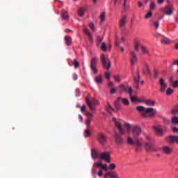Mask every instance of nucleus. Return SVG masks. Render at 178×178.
Listing matches in <instances>:
<instances>
[{"instance_id":"f257e3e1","label":"nucleus","mask_w":178,"mask_h":178,"mask_svg":"<svg viewBox=\"0 0 178 178\" xmlns=\"http://www.w3.org/2000/svg\"><path fill=\"white\" fill-rule=\"evenodd\" d=\"M131 131L134 139L131 136H128L127 144H128V145H134L136 152H140V151L143 149V144L140 141V139L137 138L140 137L141 135V128L138 125H135L132 127Z\"/></svg>"},{"instance_id":"f03ea898","label":"nucleus","mask_w":178,"mask_h":178,"mask_svg":"<svg viewBox=\"0 0 178 178\" xmlns=\"http://www.w3.org/2000/svg\"><path fill=\"white\" fill-rule=\"evenodd\" d=\"M136 111L141 113L143 118H154L156 115V109L154 108H145L143 106H136Z\"/></svg>"},{"instance_id":"7ed1b4c3","label":"nucleus","mask_w":178,"mask_h":178,"mask_svg":"<svg viewBox=\"0 0 178 178\" xmlns=\"http://www.w3.org/2000/svg\"><path fill=\"white\" fill-rule=\"evenodd\" d=\"M100 60L102 62V65L104 69H111L112 66V63H111V60L105 56L104 54H102L100 56Z\"/></svg>"},{"instance_id":"20e7f679","label":"nucleus","mask_w":178,"mask_h":178,"mask_svg":"<svg viewBox=\"0 0 178 178\" xmlns=\"http://www.w3.org/2000/svg\"><path fill=\"white\" fill-rule=\"evenodd\" d=\"M119 90H120V94H123V92H127L129 97H131V94L133 92V89L131 88V87L129 86L128 85L127 86L123 84L120 85Z\"/></svg>"},{"instance_id":"39448f33","label":"nucleus","mask_w":178,"mask_h":178,"mask_svg":"<svg viewBox=\"0 0 178 178\" xmlns=\"http://www.w3.org/2000/svg\"><path fill=\"white\" fill-rule=\"evenodd\" d=\"M86 103L88 105L90 111L92 112L95 111V108H94V105H98L99 104V102L97 100V99H92V101L90 102L88 97H86Z\"/></svg>"},{"instance_id":"423d86ee","label":"nucleus","mask_w":178,"mask_h":178,"mask_svg":"<svg viewBox=\"0 0 178 178\" xmlns=\"http://www.w3.org/2000/svg\"><path fill=\"white\" fill-rule=\"evenodd\" d=\"M97 63H98V58H92L90 60V69L95 74H97V73H98V70H97Z\"/></svg>"},{"instance_id":"0eeeda50","label":"nucleus","mask_w":178,"mask_h":178,"mask_svg":"<svg viewBox=\"0 0 178 178\" xmlns=\"http://www.w3.org/2000/svg\"><path fill=\"white\" fill-rule=\"evenodd\" d=\"M145 149L147 152H155L158 151V148L155 147L154 145L149 142L145 143Z\"/></svg>"},{"instance_id":"6e6552de","label":"nucleus","mask_w":178,"mask_h":178,"mask_svg":"<svg viewBox=\"0 0 178 178\" xmlns=\"http://www.w3.org/2000/svg\"><path fill=\"white\" fill-rule=\"evenodd\" d=\"M129 54L131 66H133L134 65H136L137 62H138V58H137V54H136V52H134V51H130Z\"/></svg>"},{"instance_id":"1a4fd4ad","label":"nucleus","mask_w":178,"mask_h":178,"mask_svg":"<svg viewBox=\"0 0 178 178\" xmlns=\"http://www.w3.org/2000/svg\"><path fill=\"white\" fill-rule=\"evenodd\" d=\"M133 76L135 88H140V71L137 70L136 74H134Z\"/></svg>"},{"instance_id":"9d476101","label":"nucleus","mask_w":178,"mask_h":178,"mask_svg":"<svg viewBox=\"0 0 178 178\" xmlns=\"http://www.w3.org/2000/svg\"><path fill=\"white\" fill-rule=\"evenodd\" d=\"M97 140L102 145H105L107 141L106 135H105V134L103 133H99L97 136Z\"/></svg>"},{"instance_id":"9b49d317","label":"nucleus","mask_w":178,"mask_h":178,"mask_svg":"<svg viewBox=\"0 0 178 178\" xmlns=\"http://www.w3.org/2000/svg\"><path fill=\"white\" fill-rule=\"evenodd\" d=\"M113 120L115 123V127H117L118 130L120 131V134H124L126 131L122 127V124L116 120V118H113Z\"/></svg>"},{"instance_id":"f8f14e48","label":"nucleus","mask_w":178,"mask_h":178,"mask_svg":"<svg viewBox=\"0 0 178 178\" xmlns=\"http://www.w3.org/2000/svg\"><path fill=\"white\" fill-rule=\"evenodd\" d=\"M164 13H165L168 16H171L173 15V5H168L164 8L163 10Z\"/></svg>"},{"instance_id":"ddd939ff","label":"nucleus","mask_w":178,"mask_h":178,"mask_svg":"<svg viewBox=\"0 0 178 178\" xmlns=\"http://www.w3.org/2000/svg\"><path fill=\"white\" fill-rule=\"evenodd\" d=\"M100 159H103L104 161L109 163L111 162V156H109V153L104 152L100 154Z\"/></svg>"},{"instance_id":"4468645a","label":"nucleus","mask_w":178,"mask_h":178,"mask_svg":"<svg viewBox=\"0 0 178 178\" xmlns=\"http://www.w3.org/2000/svg\"><path fill=\"white\" fill-rule=\"evenodd\" d=\"M159 84L161 86V92H165V90H166L168 85L165 83V79H163V78H160Z\"/></svg>"},{"instance_id":"2eb2a0df","label":"nucleus","mask_w":178,"mask_h":178,"mask_svg":"<svg viewBox=\"0 0 178 178\" xmlns=\"http://www.w3.org/2000/svg\"><path fill=\"white\" fill-rule=\"evenodd\" d=\"M126 22H127V16L122 15L119 20V26L121 29L126 26Z\"/></svg>"},{"instance_id":"dca6fc26","label":"nucleus","mask_w":178,"mask_h":178,"mask_svg":"<svg viewBox=\"0 0 178 178\" xmlns=\"http://www.w3.org/2000/svg\"><path fill=\"white\" fill-rule=\"evenodd\" d=\"M156 136H163V131L162 130V127L161 126H156L154 127Z\"/></svg>"},{"instance_id":"f3484780","label":"nucleus","mask_w":178,"mask_h":178,"mask_svg":"<svg viewBox=\"0 0 178 178\" xmlns=\"http://www.w3.org/2000/svg\"><path fill=\"white\" fill-rule=\"evenodd\" d=\"M162 151L163 154H165V155H170L173 149L170 147L164 146L162 149Z\"/></svg>"},{"instance_id":"a211bd4d","label":"nucleus","mask_w":178,"mask_h":178,"mask_svg":"<svg viewBox=\"0 0 178 178\" xmlns=\"http://www.w3.org/2000/svg\"><path fill=\"white\" fill-rule=\"evenodd\" d=\"M115 140L116 144H123V139L122 138V136H120V134L117 132L115 134Z\"/></svg>"},{"instance_id":"6ab92c4d","label":"nucleus","mask_w":178,"mask_h":178,"mask_svg":"<svg viewBox=\"0 0 178 178\" xmlns=\"http://www.w3.org/2000/svg\"><path fill=\"white\" fill-rule=\"evenodd\" d=\"M168 141L171 144H173L176 143V144H178V136H171L168 138Z\"/></svg>"},{"instance_id":"aec40b11","label":"nucleus","mask_w":178,"mask_h":178,"mask_svg":"<svg viewBox=\"0 0 178 178\" xmlns=\"http://www.w3.org/2000/svg\"><path fill=\"white\" fill-rule=\"evenodd\" d=\"M83 32L86 35H88L89 40L92 42L94 40H92V35H91V33H90V31L87 28L83 29Z\"/></svg>"},{"instance_id":"412c9836","label":"nucleus","mask_w":178,"mask_h":178,"mask_svg":"<svg viewBox=\"0 0 178 178\" xmlns=\"http://www.w3.org/2000/svg\"><path fill=\"white\" fill-rule=\"evenodd\" d=\"M61 17L63 20H68L69 19V15L67 14V11L65 10H62L61 11Z\"/></svg>"},{"instance_id":"4be33fe9","label":"nucleus","mask_w":178,"mask_h":178,"mask_svg":"<svg viewBox=\"0 0 178 178\" xmlns=\"http://www.w3.org/2000/svg\"><path fill=\"white\" fill-rule=\"evenodd\" d=\"M145 104L147 105L148 106H154L155 104L156 103L154 100H145L144 101Z\"/></svg>"},{"instance_id":"5701e85b","label":"nucleus","mask_w":178,"mask_h":178,"mask_svg":"<svg viewBox=\"0 0 178 178\" xmlns=\"http://www.w3.org/2000/svg\"><path fill=\"white\" fill-rule=\"evenodd\" d=\"M140 48L143 54H144L145 55H148L149 54V49H148V47L142 45L140 46Z\"/></svg>"},{"instance_id":"b1692460","label":"nucleus","mask_w":178,"mask_h":178,"mask_svg":"<svg viewBox=\"0 0 178 178\" xmlns=\"http://www.w3.org/2000/svg\"><path fill=\"white\" fill-rule=\"evenodd\" d=\"M118 101H122L124 105H129L130 102H129V99L126 98L118 97Z\"/></svg>"},{"instance_id":"393cba45","label":"nucleus","mask_w":178,"mask_h":178,"mask_svg":"<svg viewBox=\"0 0 178 178\" xmlns=\"http://www.w3.org/2000/svg\"><path fill=\"white\" fill-rule=\"evenodd\" d=\"M91 154L93 159H97V158H100L101 156V154H98V152H97L95 150H92Z\"/></svg>"},{"instance_id":"a878e982","label":"nucleus","mask_w":178,"mask_h":178,"mask_svg":"<svg viewBox=\"0 0 178 178\" xmlns=\"http://www.w3.org/2000/svg\"><path fill=\"white\" fill-rule=\"evenodd\" d=\"M65 40L66 45H67L68 47H70V45H72V38H70V36H65Z\"/></svg>"},{"instance_id":"bb28decb","label":"nucleus","mask_w":178,"mask_h":178,"mask_svg":"<svg viewBox=\"0 0 178 178\" xmlns=\"http://www.w3.org/2000/svg\"><path fill=\"white\" fill-rule=\"evenodd\" d=\"M141 46L142 45L140 44L139 41H135V42H134V49H135V51L138 52V51H140V47H141Z\"/></svg>"},{"instance_id":"cd10ccee","label":"nucleus","mask_w":178,"mask_h":178,"mask_svg":"<svg viewBox=\"0 0 178 178\" xmlns=\"http://www.w3.org/2000/svg\"><path fill=\"white\" fill-rule=\"evenodd\" d=\"M108 176L111 178H118V177L116 176V175H115V173L111 172L106 173L104 177L106 178L108 177Z\"/></svg>"},{"instance_id":"c85d7f7f","label":"nucleus","mask_w":178,"mask_h":178,"mask_svg":"<svg viewBox=\"0 0 178 178\" xmlns=\"http://www.w3.org/2000/svg\"><path fill=\"white\" fill-rule=\"evenodd\" d=\"M72 63L73 66H74L75 69L79 68V67L80 66V63H79V61L77 60V59L72 60Z\"/></svg>"},{"instance_id":"c756f323","label":"nucleus","mask_w":178,"mask_h":178,"mask_svg":"<svg viewBox=\"0 0 178 178\" xmlns=\"http://www.w3.org/2000/svg\"><path fill=\"white\" fill-rule=\"evenodd\" d=\"M103 40H104V38H102L101 36H97V47H101V45H102L101 42H102Z\"/></svg>"},{"instance_id":"7c9ffc66","label":"nucleus","mask_w":178,"mask_h":178,"mask_svg":"<svg viewBox=\"0 0 178 178\" xmlns=\"http://www.w3.org/2000/svg\"><path fill=\"white\" fill-rule=\"evenodd\" d=\"M84 12H85L84 8H79L78 9V15H79V16H81V17H83V16H84Z\"/></svg>"},{"instance_id":"2f4dec72","label":"nucleus","mask_w":178,"mask_h":178,"mask_svg":"<svg viewBox=\"0 0 178 178\" xmlns=\"http://www.w3.org/2000/svg\"><path fill=\"white\" fill-rule=\"evenodd\" d=\"M100 49L104 52H106L108 48L106 47V44L105 42L102 43V45H100Z\"/></svg>"},{"instance_id":"473e14b6","label":"nucleus","mask_w":178,"mask_h":178,"mask_svg":"<svg viewBox=\"0 0 178 178\" xmlns=\"http://www.w3.org/2000/svg\"><path fill=\"white\" fill-rule=\"evenodd\" d=\"M95 81H96L97 84H102V76H96L95 78Z\"/></svg>"},{"instance_id":"72a5a7b5","label":"nucleus","mask_w":178,"mask_h":178,"mask_svg":"<svg viewBox=\"0 0 178 178\" xmlns=\"http://www.w3.org/2000/svg\"><path fill=\"white\" fill-rule=\"evenodd\" d=\"M106 16V13L105 12H103L100 14V20H101V22H105Z\"/></svg>"},{"instance_id":"f704fd0d","label":"nucleus","mask_w":178,"mask_h":178,"mask_svg":"<svg viewBox=\"0 0 178 178\" xmlns=\"http://www.w3.org/2000/svg\"><path fill=\"white\" fill-rule=\"evenodd\" d=\"M108 107H106V112H108V113H111V111H109V109H111L112 111H115L113 107L109 104V102H107Z\"/></svg>"},{"instance_id":"c9c22d12","label":"nucleus","mask_w":178,"mask_h":178,"mask_svg":"<svg viewBox=\"0 0 178 178\" xmlns=\"http://www.w3.org/2000/svg\"><path fill=\"white\" fill-rule=\"evenodd\" d=\"M130 99H131V102H140V100H138V99H137V97L136 96H132L131 95Z\"/></svg>"},{"instance_id":"e433bc0d","label":"nucleus","mask_w":178,"mask_h":178,"mask_svg":"<svg viewBox=\"0 0 178 178\" xmlns=\"http://www.w3.org/2000/svg\"><path fill=\"white\" fill-rule=\"evenodd\" d=\"M171 122L172 124H178V117H173Z\"/></svg>"},{"instance_id":"4c0bfd02","label":"nucleus","mask_w":178,"mask_h":178,"mask_svg":"<svg viewBox=\"0 0 178 178\" xmlns=\"http://www.w3.org/2000/svg\"><path fill=\"white\" fill-rule=\"evenodd\" d=\"M90 136H91V132H90V130L86 129L84 131V137H86V138H87V137H90Z\"/></svg>"},{"instance_id":"58836bf2","label":"nucleus","mask_w":178,"mask_h":178,"mask_svg":"<svg viewBox=\"0 0 178 178\" xmlns=\"http://www.w3.org/2000/svg\"><path fill=\"white\" fill-rule=\"evenodd\" d=\"M153 25L154 26L156 30H158L159 29V21H154Z\"/></svg>"},{"instance_id":"ea45409f","label":"nucleus","mask_w":178,"mask_h":178,"mask_svg":"<svg viewBox=\"0 0 178 178\" xmlns=\"http://www.w3.org/2000/svg\"><path fill=\"white\" fill-rule=\"evenodd\" d=\"M155 2L154 1H152L150 5H149V9H150V11L152 12V10H154V9H155Z\"/></svg>"},{"instance_id":"a19ab883","label":"nucleus","mask_w":178,"mask_h":178,"mask_svg":"<svg viewBox=\"0 0 178 178\" xmlns=\"http://www.w3.org/2000/svg\"><path fill=\"white\" fill-rule=\"evenodd\" d=\"M93 166H97V168H101L102 166V161H99L98 162L95 163Z\"/></svg>"},{"instance_id":"79ce46f5","label":"nucleus","mask_w":178,"mask_h":178,"mask_svg":"<svg viewBox=\"0 0 178 178\" xmlns=\"http://www.w3.org/2000/svg\"><path fill=\"white\" fill-rule=\"evenodd\" d=\"M145 74H151V71L149 70V67H148L147 65H146V70L144 71Z\"/></svg>"},{"instance_id":"37998d69","label":"nucleus","mask_w":178,"mask_h":178,"mask_svg":"<svg viewBox=\"0 0 178 178\" xmlns=\"http://www.w3.org/2000/svg\"><path fill=\"white\" fill-rule=\"evenodd\" d=\"M151 16H152V12L149 10V11L145 15V19H149V17H151Z\"/></svg>"},{"instance_id":"c03bdc74","label":"nucleus","mask_w":178,"mask_h":178,"mask_svg":"<svg viewBox=\"0 0 178 178\" xmlns=\"http://www.w3.org/2000/svg\"><path fill=\"white\" fill-rule=\"evenodd\" d=\"M100 168H102L103 170H105V172H108V165L106 164H102Z\"/></svg>"},{"instance_id":"a18cd8bd","label":"nucleus","mask_w":178,"mask_h":178,"mask_svg":"<svg viewBox=\"0 0 178 178\" xmlns=\"http://www.w3.org/2000/svg\"><path fill=\"white\" fill-rule=\"evenodd\" d=\"M173 94V89H171L170 88H169L168 89H167V91H166V95H170Z\"/></svg>"},{"instance_id":"49530a36","label":"nucleus","mask_w":178,"mask_h":178,"mask_svg":"<svg viewBox=\"0 0 178 178\" xmlns=\"http://www.w3.org/2000/svg\"><path fill=\"white\" fill-rule=\"evenodd\" d=\"M116 91H118V90L116 89V88H113V87H111V90H110V93L111 95H113L116 92Z\"/></svg>"},{"instance_id":"de8ad7c7","label":"nucleus","mask_w":178,"mask_h":178,"mask_svg":"<svg viewBox=\"0 0 178 178\" xmlns=\"http://www.w3.org/2000/svg\"><path fill=\"white\" fill-rule=\"evenodd\" d=\"M91 120L92 119L91 118H88L86 120V126H87V128L88 129V127H90V124H91Z\"/></svg>"},{"instance_id":"09e8293b","label":"nucleus","mask_w":178,"mask_h":178,"mask_svg":"<svg viewBox=\"0 0 178 178\" xmlns=\"http://www.w3.org/2000/svg\"><path fill=\"white\" fill-rule=\"evenodd\" d=\"M114 79L115 80V81H118V83H120L121 81V79L120 76H119L118 75H115L114 76Z\"/></svg>"},{"instance_id":"8fccbe9b","label":"nucleus","mask_w":178,"mask_h":178,"mask_svg":"<svg viewBox=\"0 0 178 178\" xmlns=\"http://www.w3.org/2000/svg\"><path fill=\"white\" fill-rule=\"evenodd\" d=\"M92 176L95 178V176H97V170L95 168L92 169Z\"/></svg>"},{"instance_id":"3c124183","label":"nucleus","mask_w":178,"mask_h":178,"mask_svg":"<svg viewBox=\"0 0 178 178\" xmlns=\"http://www.w3.org/2000/svg\"><path fill=\"white\" fill-rule=\"evenodd\" d=\"M89 27H90V29H91V30L92 31H94V30H95V26H94V23H92V22L90 23Z\"/></svg>"},{"instance_id":"603ef678","label":"nucleus","mask_w":178,"mask_h":178,"mask_svg":"<svg viewBox=\"0 0 178 178\" xmlns=\"http://www.w3.org/2000/svg\"><path fill=\"white\" fill-rule=\"evenodd\" d=\"M172 87H173V88H177V87H178V80L174 81V83H172Z\"/></svg>"},{"instance_id":"864d4df0","label":"nucleus","mask_w":178,"mask_h":178,"mask_svg":"<svg viewBox=\"0 0 178 178\" xmlns=\"http://www.w3.org/2000/svg\"><path fill=\"white\" fill-rule=\"evenodd\" d=\"M109 168L111 170H113V169L116 168V165H115V163H111V164L109 165Z\"/></svg>"},{"instance_id":"5fc2aeb1","label":"nucleus","mask_w":178,"mask_h":178,"mask_svg":"<svg viewBox=\"0 0 178 178\" xmlns=\"http://www.w3.org/2000/svg\"><path fill=\"white\" fill-rule=\"evenodd\" d=\"M86 116H87V118H88V119H92V114H91L90 112H86Z\"/></svg>"},{"instance_id":"6e6d98bb","label":"nucleus","mask_w":178,"mask_h":178,"mask_svg":"<svg viewBox=\"0 0 178 178\" xmlns=\"http://www.w3.org/2000/svg\"><path fill=\"white\" fill-rule=\"evenodd\" d=\"M104 76L108 80L111 78V74H109V72H105Z\"/></svg>"},{"instance_id":"4d7b16f0","label":"nucleus","mask_w":178,"mask_h":178,"mask_svg":"<svg viewBox=\"0 0 178 178\" xmlns=\"http://www.w3.org/2000/svg\"><path fill=\"white\" fill-rule=\"evenodd\" d=\"M172 113H178V106H177L176 108L172 109Z\"/></svg>"},{"instance_id":"13d9d810","label":"nucleus","mask_w":178,"mask_h":178,"mask_svg":"<svg viewBox=\"0 0 178 178\" xmlns=\"http://www.w3.org/2000/svg\"><path fill=\"white\" fill-rule=\"evenodd\" d=\"M161 43L169 44V40L168 39H163V40H161Z\"/></svg>"},{"instance_id":"bf43d9fd","label":"nucleus","mask_w":178,"mask_h":178,"mask_svg":"<svg viewBox=\"0 0 178 178\" xmlns=\"http://www.w3.org/2000/svg\"><path fill=\"white\" fill-rule=\"evenodd\" d=\"M127 0H124L123 8H124V9L125 10H126V9H127Z\"/></svg>"},{"instance_id":"052dcab7","label":"nucleus","mask_w":178,"mask_h":178,"mask_svg":"<svg viewBox=\"0 0 178 178\" xmlns=\"http://www.w3.org/2000/svg\"><path fill=\"white\" fill-rule=\"evenodd\" d=\"M125 127H127V129H128V130H130L131 126L130 125V124L125 122L124 124Z\"/></svg>"},{"instance_id":"680f3d73","label":"nucleus","mask_w":178,"mask_h":178,"mask_svg":"<svg viewBox=\"0 0 178 178\" xmlns=\"http://www.w3.org/2000/svg\"><path fill=\"white\" fill-rule=\"evenodd\" d=\"M172 131L173 133H177V134H178V128L176 127H172Z\"/></svg>"},{"instance_id":"e2e57ef3","label":"nucleus","mask_w":178,"mask_h":178,"mask_svg":"<svg viewBox=\"0 0 178 178\" xmlns=\"http://www.w3.org/2000/svg\"><path fill=\"white\" fill-rule=\"evenodd\" d=\"M76 97H80V89L79 88H76Z\"/></svg>"},{"instance_id":"0e129e2a","label":"nucleus","mask_w":178,"mask_h":178,"mask_svg":"<svg viewBox=\"0 0 178 178\" xmlns=\"http://www.w3.org/2000/svg\"><path fill=\"white\" fill-rule=\"evenodd\" d=\"M108 87H113L115 86V83L112 81H109L108 84Z\"/></svg>"},{"instance_id":"69168bd1","label":"nucleus","mask_w":178,"mask_h":178,"mask_svg":"<svg viewBox=\"0 0 178 178\" xmlns=\"http://www.w3.org/2000/svg\"><path fill=\"white\" fill-rule=\"evenodd\" d=\"M73 80L76 81L78 79L77 74L74 73L72 76Z\"/></svg>"},{"instance_id":"338daca9","label":"nucleus","mask_w":178,"mask_h":178,"mask_svg":"<svg viewBox=\"0 0 178 178\" xmlns=\"http://www.w3.org/2000/svg\"><path fill=\"white\" fill-rule=\"evenodd\" d=\"M81 112H86V106H82L81 107Z\"/></svg>"},{"instance_id":"774afa93","label":"nucleus","mask_w":178,"mask_h":178,"mask_svg":"<svg viewBox=\"0 0 178 178\" xmlns=\"http://www.w3.org/2000/svg\"><path fill=\"white\" fill-rule=\"evenodd\" d=\"M115 106L117 108V109H120V106L118 103L115 104Z\"/></svg>"}]
</instances>
